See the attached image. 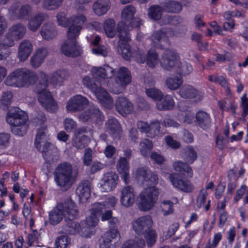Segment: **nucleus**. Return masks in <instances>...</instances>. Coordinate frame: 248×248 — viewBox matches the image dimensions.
Returning a JSON list of instances; mask_svg holds the SVG:
<instances>
[{
	"instance_id": "20e7f679",
	"label": "nucleus",
	"mask_w": 248,
	"mask_h": 248,
	"mask_svg": "<svg viewBox=\"0 0 248 248\" xmlns=\"http://www.w3.org/2000/svg\"><path fill=\"white\" fill-rule=\"evenodd\" d=\"M27 120V115L18 108L10 109L7 114L6 121L12 126V132L16 136L26 134L28 128Z\"/></svg>"
},
{
	"instance_id": "a19ab883",
	"label": "nucleus",
	"mask_w": 248,
	"mask_h": 248,
	"mask_svg": "<svg viewBox=\"0 0 248 248\" xmlns=\"http://www.w3.org/2000/svg\"><path fill=\"white\" fill-rule=\"evenodd\" d=\"M48 85V79L45 74H42L41 76L40 79L39 80L38 83L35 85L34 89V92L40 95L45 92H47L46 88Z\"/></svg>"
},
{
	"instance_id": "8fccbe9b",
	"label": "nucleus",
	"mask_w": 248,
	"mask_h": 248,
	"mask_svg": "<svg viewBox=\"0 0 248 248\" xmlns=\"http://www.w3.org/2000/svg\"><path fill=\"white\" fill-rule=\"evenodd\" d=\"M67 31V39L70 40H76V39L80 34L81 29L80 26H75L70 24Z\"/></svg>"
},
{
	"instance_id": "5701e85b",
	"label": "nucleus",
	"mask_w": 248,
	"mask_h": 248,
	"mask_svg": "<svg viewBox=\"0 0 248 248\" xmlns=\"http://www.w3.org/2000/svg\"><path fill=\"white\" fill-rule=\"evenodd\" d=\"M107 131L114 139L119 138L122 131L121 125L115 118H109L106 123Z\"/></svg>"
},
{
	"instance_id": "5fc2aeb1",
	"label": "nucleus",
	"mask_w": 248,
	"mask_h": 248,
	"mask_svg": "<svg viewBox=\"0 0 248 248\" xmlns=\"http://www.w3.org/2000/svg\"><path fill=\"white\" fill-rule=\"evenodd\" d=\"M145 239L146 240L147 246L149 247H152L156 241L157 234L155 231L154 230H149L147 232H145Z\"/></svg>"
},
{
	"instance_id": "423d86ee",
	"label": "nucleus",
	"mask_w": 248,
	"mask_h": 248,
	"mask_svg": "<svg viewBox=\"0 0 248 248\" xmlns=\"http://www.w3.org/2000/svg\"><path fill=\"white\" fill-rule=\"evenodd\" d=\"M151 40L155 47L165 49L160 63L165 70H169L170 68V51L169 49L170 43L166 34L161 31H156L151 36Z\"/></svg>"
},
{
	"instance_id": "39448f33",
	"label": "nucleus",
	"mask_w": 248,
	"mask_h": 248,
	"mask_svg": "<svg viewBox=\"0 0 248 248\" xmlns=\"http://www.w3.org/2000/svg\"><path fill=\"white\" fill-rule=\"evenodd\" d=\"M83 85L90 89L95 94L100 103L106 108L110 109L113 105L112 98L107 91L103 89L96 79L89 77H84L82 79Z\"/></svg>"
},
{
	"instance_id": "393cba45",
	"label": "nucleus",
	"mask_w": 248,
	"mask_h": 248,
	"mask_svg": "<svg viewBox=\"0 0 248 248\" xmlns=\"http://www.w3.org/2000/svg\"><path fill=\"white\" fill-rule=\"evenodd\" d=\"M180 96L184 98H196V101H200L202 99L201 93L190 85L183 86L179 91Z\"/></svg>"
},
{
	"instance_id": "c756f323",
	"label": "nucleus",
	"mask_w": 248,
	"mask_h": 248,
	"mask_svg": "<svg viewBox=\"0 0 248 248\" xmlns=\"http://www.w3.org/2000/svg\"><path fill=\"white\" fill-rule=\"evenodd\" d=\"M119 232L117 229H110L109 231L106 232L100 240V248H112V240L116 238Z\"/></svg>"
},
{
	"instance_id": "b1692460",
	"label": "nucleus",
	"mask_w": 248,
	"mask_h": 248,
	"mask_svg": "<svg viewBox=\"0 0 248 248\" xmlns=\"http://www.w3.org/2000/svg\"><path fill=\"white\" fill-rule=\"evenodd\" d=\"M171 183L174 187L185 192L192 191L193 186L189 181L184 180L177 175L171 176Z\"/></svg>"
},
{
	"instance_id": "6e6d98bb",
	"label": "nucleus",
	"mask_w": 248,
	"mask_h": 248,
	"mask_svg": "<svg viewBox=\"0 0 248 248\" xmlns=\"http://www.w3.org/2000/svg\"><path fill=\"white\" fill-rule=\"evenodd\" d=\"M90 213V215L87 217L86 219V226L85 228H83V229L85 230V233L87 234V236L88 235V231L86 230H88L90 227H95L99 221V218L98 217L92 214V213Z\"/></svg>"
},
{
	"instance_id": "9d476101",
	"label": "nucleus",
	"mask_w": 248,
	"mask_h": 248,
	"mask_svg": "<svg viewBox=\"0 0 248 248\" xmlns=\"http://www.w3.org/2000/svg\"><path fill=\"white\" fill-rule=\"evenodd\" d=\"M26 32V27L21 23L14 25L9 29L3 42V46L8 47L12 46L15 41L22 38Z\"/></svg>"
},
{
	"instance_id": "f03ea898",
	"label": "nucleus",
	"mask_w": 248,
	"mask_h": 248,
	"mask_svg": "<svg viewBox=\"0 0 248 248\" xmlns=\"http://www.w3.org/2000/svg\"><path fill=\"white\" fill-rule=\"evenodd\" d=\"M78 173V169H73L69 163L60 164L55 169L54 174L55 183L62 189L67 190L74 183Z\"/></svg>"
},
{
	"instance_id": "4468645a",
	"label": "nucleus",
	"mask_w": 248,
	"mask_h": 248,
	"mask_svg": "<svg viewBox=\"0 0 248 248\" xmlns=\"http://www.w3.org/2000/svg\"><path fill=\"white\" fill-rule=\"evenodd\" d=\"M93 78L96 79L101 86L104 79L111 78L115 75V69L108 65H106L105 67H95L92 68L91 71Z\"/></svg>"
},
{
	"instance_id": "bb28decb",
	"label": "nucleus",
	"mask_w": 248,
	"mask_h": 248,
	"mask_svg": "<svg viewBox=\"0 0 248 248\" xmlns=\"http://www.w3.org/2000/svg\"><path fill=\"white\" fill-rule=\"evenodd\" d=\"M64 215L63 203H58L56 207L49 212L50 223L53 225L58 224L62 220Z\"/></svg>"
},
{
	"instance_id": "864d4df0",
	"label": "nucleus",
	"mask_w": 248,
	"mask_h": 248,
	"mask_svg": "<svg viewBox=\"0 0 248 248\" xmlns=\"http://www.w3.org/2000/svg\"><path fill=\"white\" fill-rule=\"evenodd\" d=\"M86 21L85 16L82 14L74 15L70 18V24L75 26H80V29H82V26L86 22Z\"/></svg>"
},
{
	"instance_id": "e433bc0d",
	"label": "nucleus",
	"mask_w": 248,
	"mask_h": 248,
	"mask_svg": "<svg viewBox=\"0 0 248 248\" xmlns=\"http://www.w3.org/2000/svg\"><path fill=\"white\" fill-rule=\"evenodd\" d=\"M174 170L181 174L186 173L188 177H192L193 175L192 169L188 166L187 163L181 161L175 162L173 164Z\"/></svg>"
},
{
	"instance_id": "cd10ccee",
	"label": "nucleus",
	"mask_w": 248,
	"mask_h": 248,
	"mask_svg": "<svg viewBox=\"0 0 248 248\" xmlns=\"http://www.w3.org/2000/svg\"><path fill=\"white\" fill-rule=\"evenodd\" d=\"M32 50V46L30 41L26 40L22 41L18 50V57L19 61L21 62L26 61L30 55Z\"/></svg>"
},
{
	"instance_id": "c9c22d12",
	"label": "nucleus",
	"mask_w": 248,
	"mask_h": 248,
	"mask_svg": "<svg viewBox=\"0 0 248 248\" xmlns=\"http://www.w3.org/2000/svg\"><path fill=\"white\" fill-rule=\"evenodd\" d=\"M67 72L65 70H58L55 73L52 74L49 78V82L50 84L54 86H61L64 81L66 76Z\"/></svg>"
},
{
	"instance_id": "6ab92c4d",
	"label": "nucleus",
	"mask_w": 248,
	"mask_h": 248,
	"mask_svg": "<svg viewBox=\"0 0 248 248\" xmlns=\"http://www.w3.org/2000/svg\"><path fill=\"white\" fill-rule=\"evenodd\" d=\"M38 99L40 103L45 109L50 112H56L58 109L57 104L52 98L51 93L45 92L38 95Z\"/></svg>"
},
{
	"instance_id": "de8ad7c7",
	"label": "nucleus",
	"mask_w": 248,
	"mask_h": 248,
	"mask_svg": "<svg viewBox=\"0 0 248 248\" xmlns=\"http://www.w3.org/2000/svg\"><path fill=\"white\" fill-rule=\"evenodd\" d=\"M145 245V243L143 239L135 238L125 242L121 248H141Z\"/></svg>"
},
{
	"instance_id": "a18cd8bd",
	"label": "nucleus",
	"mask_w": 248,
	"mask_h": 248,
	"mask_svg": "<svg viewBox=\"0 0 248 248\" xmlns=\"http://www.w3.org/2000/svg\"><path fill=\"white\" fill-rule=\"evenodd\" d=\"M104 29L106 35L109 38H113L115 35V23L114 20L108 19L104 24Z\"/></svg>"
},
{
	"instance_id": "aec40b11",
	"label": "nucleus",
	"mask_w": 248,
	"mask_h": 248,
	"mask_svg": "<svg viewBox=\"0 0 248 248\" xmlns=\"http://www.w3.org/2000/svg\"><path fill=\"white\" fill-rule=\"evenodd\" d=\"M135 201V192L131 186L124 187L121 192L120 202L124 207L131 206Z\"/></svg>"
},
{
	"instance_id": "ddd939ff",
	"label": "nucleus",
	"mask_w": 248,
	"mask_h": 248,
	"mask_svg": "<svg viewBox=\"0 0 248 248\" xmlns=\"http://www.w3.org/2000/svg\"><path fill=\"white\" fill-rule=\"evenodd\" d=\"M141 19L139 18H134L127 23L121 21L117 26L118 36L120 40L128 41L130 40L129 31L134 28H139L141 23Z\"/></svg>"
},
{
	"instance_id": "9b49d317",
	"label": "nucleus",
	"mask_w": 248,
	"mask_h": 248,
	"mask_svg": "<svg viewBox=\"0 0 248 248\" xmlns=\"http://www.w3.org/2000/svg\"><path fill=\"white\" fill-rule=\"evenodd\" d=\"M135 178L140 186L155 185L158 183L157 175L145 167L137 169L135 171Z\"/></svg>"
},
{
	"instance_id": "49530a36",
	"label": "nucleus",
	"mask_w": 248,
	"mask_h": 248,
	"mask_svg": "<svg viewBox=\"0 0 248 248\" xmlns=\"http://www.w3.org/2000/svg\"><path fill=\"white\" fill-rule=\"evenodd\" d=\"M149 17L155 20H158L161 18L162 8L158 5H153L151 6L148 11Z\"/></svg>"
},
{
	"instance_id": "72a5a7b5",
	"label": "nucleus",
	"mask_w": 248,
	"mask_h": 248,
	"mask_svg": "<svg viewBox=\"0 0 248 248\" xmlns=\"http://www.w3.org/2000/svg\"><path fill=\"white\" fill-rule=\"evenodd\" d=\"M40 33L44 39L48 40L56 35L57 31L53 24L47 23L42 27Z\"/></svg>"
},
{
	"instance_id": "79ce46f5",
	"label": "nucleus",
	"mask_w": 248,
	"mask_h": 248,
	"mask_svg": "<svg viewBox=\"0 0 248 248\" xmlns=\"http://www.w3.org/2000/svg\"><path fill=\"white\" fill-rule=\"evenodd\" d=\"M136 13L135 8L131 5H128L126 6L122 12V20L124 22L127 23L134 18V15Z\"/></svg>"
},
{
	"instance_id": "338daca9",
	"label": "nucleus",
	"mask_w": 248,
	"mask_h": 248,
	"mask_svg": "<svg viewBox=\"0 0 248 248\" xmlns=\"http://www.w3.org/2000/svg\"><path fill=\"white\" fill-rule=\"evenodd\" d=\"M10 139L9 134L5 132L0 133V147H7L9 143Z\"/></svg>"
},
{
	"instance_id": "0e129e2a",
	"label": "nucleus",
	"mask_w": 248,
	"mask_h": 248,
	"mask_svg": "<svg viewBox=\"0 0 248 248\" xmlns=\"http://www.w3.org/2000/svg\"><path fill=\"white\" fill-rule=\"evenodd\" d=\"M207 192L206 190H201L197 199V206L201 208L205 203Z\"/></svg>"
},
{
	"instance_id": "dca6fc26",
	"label": "nucleus",
	"mask_w": 248,
	"mask_h": 248,
	"mask_svg": "<svg viewBox=\"0 0 248 248\" xmlns=\"http://www.w3.org/2000/svg\"><path fill=\"white\" fill-rule=\"evenodd\" d=\"M61 52L66 56L74 58L79 56L82 52V48L76 40L67 39L61 46Z\"/></svg>"
},
{
	"instance_id": "f3484780",
	"label": "nucleus",
	"mask_w": 248,
	"mask_h": 248,
	"mask_svg": "<svg viewBox=\"0 0 248 248\" xmlns=\"http://www.w3.org/2000/svg\"><path fill=\"white\" fill-rule=\"evenodd\" d=\"M118 177L113 172H108L105 173L98 185L102 192H109L113 190L116 186V182Z\"/></svg>"
},
{
	"instance_id": "bf43d9fd",
	"label": "nucleus",
	"mask_w": 248,
	"mask_h": 248,
	"mask_svg": "<svg viewBox=\"0 0 248 248\" xmlns=\"http://www.w3.org/2000/svg\"><path fill=\"white\" fill-rule=\"evenodd\" d=\"M70 242V240L67 235H61L56 239L55 246L56 248H66Z\"/></svg>"
},
{
	"instance_id": "0eeeda50",
	"label": "nucleus",
	"mask_w": 248,
	"mask_h": 248,
	"mask_svg": "<svg viewBox=\"0 0 248 248\" xmlns=\"http://www.w3.org/2000/svg\"><path fill=\"white\" fill-rule=\"evenodd\" d=\"M159 194V190L155 185L145 188L139 195V209L142 211L151 209L157 201Z\"/></svg>"
},
{
	"instance_id": "412c9836",
	"label": "nucleus",
	"mask_w": 248,
	"mask_h": 248,
	"mask_svg": "<svg viewBox=\"0 0 248 248\" xmlns=\"http://www.w3.org/2000/svg\"><path fill=\"white\" fill-rule=\"evenodd\" d=\"M115 108L120 114L125 116L132 112L134 107L133 104L126 98L119 97L116 101Z\"/></svg>"
},
{
	"instance_id": "09e8293b",
	"label": "nucleus",
	"mask_w": 248,
	"mask_h": 248,
	"mask_svg": "<svg viewBox=\"0 0 248 248\" xmlns=\"http://www.w3.org/2000/svg\"><path fill=\"white\" fill-rule=\"evenodd\" d=\"M158 55L154 49H150L147 53L146 62L151 68H154L157 63Z\"/></svg>"
},
{
	"instance_id": "37998d69",
	"label": "nucleus",
	"mask_w": 248,
	"mask_h": 248,
	"mask_svg": "<svg viewBox=\"0 0 248 248\" xmlns=\"http://www.w3.org/2000/svg\"><path fill=\"white\" fill-rule=\"evenodd\" d=\"M124 43H120L119 45L118 51L121 53L123 58L126 61H129L132 56V52L130 50V46L127 44L128 41L120 40Z\"/></svg>"
},
{
	"instance_id": "ea45409f",
	"label": "nucleus",
	"mask_w": 248,
	"mask_h": 248,
	"mask_svg": "<svg viewBox=\"0 0 248 248\" xmlns=\"http://www.w3.org/2000/svg\"><path fill=\"white\" fill-rule=\"evenodd\" d=\"M90 142V138L88 136H81L76 135L73 139L72 145L78 149H82L85 148Z\"/></svg>"
},
{
	"instance_id": "c03bdc74",
	"label": "nucleus",
	"mask_w": 248,
	"mask_h": 248,
	"mask_svg": "<svg viewBox=\"0 0 248 248\" xmlns=\"http://www.w3.org/2000/svg\"><path fill=\"white\" fill-rule=\"evenodd\" d=\"M153 148V142L148 139H145L140 143L139 150L142 155L145 157L149 155V152Z\"/></svg>"
},
{
	"instance_id": "4d7b16f0",
	"label": "nucleus",
	"mask_w": 248,
	"mask_h": 248,
	"mask_svg": "<svg viewBox=\"0 0 248 248\" xmlns=\"http://www.w3.org/2000/svg\"><path fill=\"white\" fill-rule=\"evenodd\" d=\"M63 0H44L43 6L48 10H53L60 7Z\"/></svg>"
},
{
	"instance_id": "a878e982",
	"label": "nucleus",
	"mask_w": 248,
	"mask_h": 248,
	"mask_svg": "<svg viewBox=\"0 0 248 248\" xmlns=\"http://www.w3.org/2000/svg\"><path fill=\"white\" fill-rule=\"evenodd\" d=\"M83 228L78 222L70 220L66 222L62 226L63 232L68 234H76L81 233L80 235L83 236H87V234L83 232Z\"/></svg>"
},
{
	"instance_id": "a211bd4d",
	"label": "nucleus",
	"mask_w": 248,
	"mask_h": 248,
	"mask_svg": "<svg viewBox=\"0 0 248 248\" xmlns=\"http://www.w3.org/2000/svg\"><path fill=\"white\" fill-rule=\"evenodd\" d=\"M153 220L150 216H145L139 217L132 223L134 231L139 234H143L151 229Z\"/></svg>"
},
{
	"instance_id": "1a4fd4ad",
	"label": "nucleus",
	"mask_w": 248,
	"mask_h": 248,
	"mask_svg": "<svg viewBox=\"0 0 248 248\" xmlns=\"http://www.w3.org/2000/svg\"><path fill=\"white\" fill-rule=\"evenodd\" d=\"M47 139V130L46 126L43 125L37 130L34 143L36 148L42 153L45 159H47V155L53 148L51 143L46 141Z\"/></svg>"
},
{
	"instance_id": "6e6552de",
	"label": "nucleus",
	"mask_w": 248,
	"mask_h": 248,
	"mask_svg": "<svg viewBox=\"0 0 248 248\" xmlns=\"http://www.w3.org/2000/svg\"><path fill=\"white\" fill-rule=\"evenodd\" d=\"M114 77L115 84L110 89V92L115 94L122 93L132 81L131 73L125 67H121L115 73Z\"/></svg>"
},
{
	"instance_id": "2eb2a0df",
	"label": "nucleus",
	"mask_w": 248,
	"mask_h": 248,
	"mask_svg": "<svg viewBox=\"0 0 248 248\" xmlns=\"http://www.w3.org/2000/svg\"><path fill=\"white\" fill-rule=\"evenodd\" d=\"M89 104L86 97L80 94L74 95L67 103L66 108L68 111L77 112L83 110Z\"/></svg>"
},
{
	"instance_id": "e2e57ef3",
	"label": "nucleus",
	"mask_w": 248,
	"mask_h": 248,
	"mask_svg": "<svg viewBox=\"0 0 248 248\" xmlns=\"http://www.w3.org/2000/svg\"><path fill=\"white\" fill-rule=\"evenodd\" d=\"M56 17L59 25L65 27L68 26L70 24V18H67L64 13H59L57 15Z\"/></svg>"
},
{
	"instance_id": "774afa93",
	"label": "nucleus",
	"mask_w": 248,
	"mask_h": 248,
	"mask_svg": "<svg viewBox=\"0 0 248 248\" xmlns=\"http://www.w3.org/2000/svg\"><path fill=\"white\" fill-rule=\"evenodd\" d=\"M241 107L243 109L242 116L245 118L248 114V98L246 94L241 97Z\"/></svg>"
},
{
	"instance_id": "f257e3e1",
	"label": "nucleus",
	"mask_w": 248,
	"mask_h": 248,
	"mask_svg": "<svg viewBox=\"0 0 248 248\" xmlns=\"http://www.w3.org/2000/svg\"><path fill=\"white\" fill-rule=\"evenodd\" d=\"M192 71L189 63L183 61L177 51H171V90L177 89L183 84L182 77L189 75Z\"/></svg>"
},
{
	"instance_id": "4be33fe9",
	"label": "nucleus",
	"mask_w": 248,
	"mask_h": 248,
	"mask_svg": "<svg viewBox=\"0 0 248 248\" xmlns=\"http://www.w3.org/2000/svg\"><path fill=\"white\" fill-rule=\"evenodd\" d=\"M62 203L65 219L68 218L69 220L75 219L78 214V210L76 204L70 199Z\"/></svg>"
},
{
	"instance_id": "4c0bfd02",
	"label": "nucleus",
	"mask_w": 248,
	"mask_h": 248,
	"mask_svg": "<svg viewBox=\"0 0 248 248\" xmlns=\"http://www.w3.org/2000/svg\"><path fill=\"white\" fill-rule=\"evenodd\" d=\"M31 11V6L30 5L26 4L21 6L19 9L16 10L14 14L17 19L27 20L28 19Z\"/></svg>"
},
{
	"instance_id": "7ed1b4c3",
	"label": "nucleus",
	"mask_w": 248,
	"mask_h": 248,
	"mask_svg": "<svg viewBox=\"0 0 248 248\" xmlns=\"http://www.w3.org/2000/svg\"><path fill=\"white\" fill-rule=\"evenodd\" d=\"M37 79V77L32 71L26 68H20L11 73L4 82L7 86L28 87L33 84Z\"/></svg>"
},
{
	"instance_id": "3c124183",
	"label": "nucleus",
	"mask_w": 248,
	"mask_h": 248,
	"mask_svg": "<svg viewBox=\"0 0 248 248\" xmlns=\"http://www.w3.org/2000/svg\"><path fill=\"white\" fill-rule=\"evenodd\" d=\"M107 209V207L104 203L95 202L92 205V207L90 210V213L95 215L99 218L104 212Z\"/></svg>"
},
{
	"instance_id": "7c9ffc66",
	"label": "nucleus",
	"mask_w": 248,
	"mask_h": 248,
	"mask_svg": "<svg viewBox=\"0 0 248 248\" xmlns=\"http://www.w3.org/2000/svg\"><path fill=\"white\" fill-rule=\"evenodd\" d=\"M129 168L128 160L124 157H120L117 164V169L125 183H127L129 177Z\"/></svg>"
},
{
	"instance_id": "58836bf2",
	"label": "nucleus",
	"mask_w": 248,
	"mask_h": 248,
	"mask_svg": "<svg viewBox=\"0 0 248 248\" xmlns=\"http://www.w3.org/2000/svg\"><path fill=\"white\" fill-rule=\"evenodd\" d=\"M182 156L187 162L192 163L197 159V154L191 146H187L183 149Z\"/></svg>"
},
{
	"instance_id": "c85d7f7f",
	"label": "nucleus",
	"mask_w": 248,
	"mask_h": 248,
	"mask_svg": "<svg viewBox=\"0 0 248 248\" xmlns=\"http://www.w3.org/2000/svg\"><path fill=\"white\" fill-rule=\"evenodd\" d=\"M196 124L203 130H207L211 126V120L209 115L206 112L200 110L196 115Z\"/></svg>"
},
{
	"instance_id": "052dcab7",
	"label": "nucleus",
	"mask_w": 248,
	"mask_h": 248,
	"mask_svg": "<svg viewBox=\"0 0 248 248\" xmlns=\"http://www.w3.org/2000/svg\"><path fill=\"white\" fill-rule=\"evenodd\" d=\"M146 93L149 97L155 100H160L163 95L161 91L154 88L147 89Z\"/></svg>"
},
{
	"instance_id": "2f4dec72",
	"label": "nucleus",
	"mask_w": 248,
	"mask_h": 248,
	"mask_svg": "<svg viewBox=\"0 0 248 248\" xmlns=\"http://www.w3.org/2000/svg\"><path fill=\"white\" fill-rule=\"evenodd\" d=\"M110 8L109 0H97L93 4V10L97 16L105 14Z\"/></svg>"
},
{
	"instance_id": "603ef678",
	"label": "nucleus",
	"mask_w": 248,
	"mask_h": 248,
	"mask_svg": "<svg viewBox=\"0 0 248 248\" xmlns=\"http://www.w3.org/2000/svg\"><path fill=\"white\" fill-rule=\"evenodd\" d=\"M160 128V125L158 122L155 121L151 123L149 125L146 136L151 138H154L159 134Z\"/></svg>"
},
{
	"instance_id": "680f3d73",
	"label": "nucleus",
	"mask_w": 248,
	"mask_h": 248,
	"mask_svg": "<svg viewBox=\"0 0 248 248\" xmlns=\"http://www.w3.org/2000/svg\"><path fill=\"white\" fill-rule=\"evenodd\" d=\"M64 129L67 132H71L77 128V123L72 118H67L63 122Z\"/></svg>"
},
{
	"instance_id": "69168bd1",
	"label": "nucleus",
	"mask_w": 248,
	"mask_h": 248,
	"mask_svg": "<svg viewBox=\"0 0 248 248\" xmlns=\"http://www.w3.org/2000/svg\"><path fill=\"white\" fill-rule=\"evenodd\" d=\"M12 97L13 95L10 92H6L3 93L0 101L3 105L7 107L11 104Z\"/></svg>"
},
{
	"instance_id": "f704fd0d",
	"label": "nucleus",
	"mask_w": 248,
	"mask_h": 248,
	"mask_svg": "<svg viewBox=\"0 0 248 248\" xmlns=\"http://www.w3.org/2000/svg\"><path fill=\"white\" fill-rule=\"evenodd\" d=\"M90 183L88 181L82 182L76 189V193L80 199H87L90 195Z\"/></svg>"
},
{
	"instance_id": "13d9d810",
	"label": "nucleus",
	"mask_w": 248,
	"mask_h": 248,
	"mask_svg": "<svg viewBox=\"0 0 248 248\" xmlns=\"http://www.w3.org/2000/svg\"><path fill=\"white\" fill-rule=\"evenodd\" d=\"M159 100L157 104V107L159 110H164L170 109V95H166Z\"/></svg>"
},
{
	"instance_id": "f8f14e48",
	"label": "nucleus",
	"mask_w": 248,
	"mask_h": 248,
	"mask_svg": "<svg viewBox=\"0 0 248 248\" xmlns=\"http://www.w3.org/2000/svg\"><path fill=\"white\" fill-rule=\"evenodd\" d=\"M79 119L82 122L90 121L100 125L104 121V117L97 106L91 105L87 110L80 114Z\"/></svg>"
},
{
	"instance_id": "473e14b6",
	"label": "nucleus",
	"mask_w": 248,
	"mask_h": 248,
	"mask_svg": "<svg viewBox=\"0 0 248 248\" xmlns=\"http://www.w3.org/2000/svg\"><path fill=\"white\" fill-rule=\"evenodd\" d=\"M46 17L47 15L44 13H39L33 16L29 20L28 24L29 29L32 31H36Z\"/></svg>"
}]
</instances>
